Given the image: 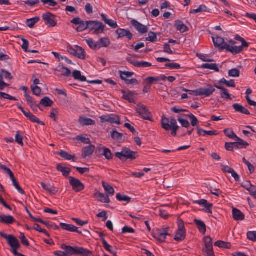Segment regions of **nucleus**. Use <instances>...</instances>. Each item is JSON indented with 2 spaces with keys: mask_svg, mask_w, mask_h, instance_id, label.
Listing matches in <instances>:
<instances>
[{
  "mask_svg": "<svg viewBox=\"0 0 256 256\" xmlns=\"http://www.w3.org/2000/svg\"><path fill=\"white\" fill-rule=\"evenodd\" d=\"M188 116L192 120L191 124L193 126H195L197 125L198 122V121L197 118L192 114H190L188 115Z\"/></svg>",
  "mask_w": 256,
  "mask_h": 256,
  "instance_id": "338daca9",
  "label": "nucleus"
},
{
  "mask_svg": "<svg viewBox=\"0 0 256 256\" xmlns=\"http://www.w3.org/2000/svg\"><path fill=\"white\" fill-rule=\"evenodd\" d=\"M144 81L148 83V85H149V87H151V84H153L154 82H158V77H152L150 76L144 80Z\"/></svg>",
  "mask_w": 256,
  "mask_h": 256,
  "instance_id": "e2e57ef3",
  "label": "nucleus"
},
{
  "mask_svg": "<svg viewBox=\"0 0 256 256\" xmlns=\"http://www.w3.org/2000/svg\"><path fill=\"white\" fill-rule=\"evenodd\" d=\"M60 226L64 230H66L71 232H76L81 234L82 232L78 230V228L72 224H66L64 223H60Z\"/></svg>",
  "mask_w": 256,
  "mask_h": 256,
  "instance_id": "4be33fe9",
  "label": "nucleus"
},
{
  "mask_svg": "<svg viewBox=\"0 0 256 256\" xmlns=\"http://www.w3.org/2000/svg\"><path fill=\"white\" fill-rule=\"evenodd\" d=\"M132 24L135 27L136 30L141 34L146 33L148 29L146 26L138 22L136 20H132L131 21Z\"/></svg>",
  "mask_w": 256,
  "mask_h": 256,
  "instance_id": "4468645a",
  "label": "nucleus"
},
{
  "mask_svg": "<svg viewBox=\"0 0 256 256\" xmlns=\"http://www.w3.org/2000/svg\"><path fill=\"white\" fill-rule=\"evenodd\" d=\"M58 67H61V70L62 72V73L61 74L62 76L68 77L71 74V71L68 68L65 67L63 66H59Z\"/></svg>",
  "mask_w": 256,
  "mask_h": 256,
  "instance_id": "13d9d810",
  "label": "nucleus"
},
{
  "mask_svg": "<svg viewBox=\"0 0 256 256\" xmlns=\"http://www.w3.org/2000/svg\"><path fill=\"white\" fill-rule=\"evenodd\" d=\"M246 235L250 240L256 242V231L248 232Z\"/></svg>",
  "mask_w": 256,
  "mask_h": 256,
  "instance_id": "0e129e2a",
  "label": "nucleus"
},
{
  "mask_svg": "<svg viewBox=\"0 0 256 256\" xmlns=\"http://www.w3.org/2000/svg\"><path fill=\"white\" fill-rule=\"evenodd\" d=\"M118 35V38H122L124 36L126 37L129 40H130L132 38V34L128 30L122 28H118L116 31Z\"/></svg>",
  "mask_w": 256,
  "mask_h": 256,
  "instance_id": "f3484780",
  "label": "nucleus"
},
{
  "mask_svg": "<svg viewBox=\"0 0 256 256\" xmlns=\"http://www.w3.org/2000/svg\"><path fill=\"white\" fill-rule=\"evenodd\" d=\"M233 218L236 220H243L244 219V214L239 210L236 208L232 209Z\"/></svg>",
  "mask_w": 256,
  "mask_h": 256,
  "instance_id": "5701e85b",
  "label": "nucleus"
},
{
  "mask_svg": "<svg viewBox=\"0 0 256 256\" xmlns=\"http://www.w3.org/2000/svg\"><path fill=\"white\" fill-rule=\"evenodd\" d=\"M212 39L215 47L218 48L220 50L226 49L228 44L224 42L222 38L217 36L212 37Z\"/></svg>",
  "mask_w": 256,
  "mask_h": 256,
  "instance_id": "9b49d317",
  "label": "nucleus"
},
{
  "mask_svg": "<svg viewBox=\"0 0 256 256\" xmlns=\"http://www.w3.org/2000/svg\"><path fill=\"white\" fill-rule=\"evenodd\" d=\"M42 18L45 21L46 24L50 27H54L56 25V21L55 20V16L50 12L44 14Z\"/></svg>",
  "mask_w": 256,
  "mask_h": 256,
  "instance_id": "1a4fd4ad",
  "label": "nucleus"
},
{
  "mask_svg": "<svg viewBox=\"0 0 256 256\" xmlns=\"http://www.w3.org/2000/svg\"><path fill=\"white\" fill-rule=\"evenodd\" d=\"M58 154L66 160H72L74 162L76 161V160L74 159L75 156L74 155L69 154L66 151L61 150L60 152H58Z\"/></svg>",
  "mask_w": 256,
  "mask_h": 256,
  "instance_id": "ea45409f",
  "label": "nucleus"
},
{
  "mask_svg": "<svg viewBox=\"0 0 256 256\" xmlns=\"http://www.w3.org/2000/svg\"><path fill=\"white\" fill-rule=\"evenodd\" d=\"M126 60L130 64L137 68H148L152 66L151 63L146 62H138L129 58H127Z\"/></svg>",
  "mask_w": 256,
  "mask_h": 256,
  "instance_id": "ddd939ff",
  "label": "nucleus"
},
{
  "mask_svg": "<svg viewBox=\"0 0 256 256\" xmlns=\"http://www.w3.org/2000/svg\"><path fill=\"white\" fill-rule=\"evenodd\" d=\"M204 248H212V240L209 236H207L204 238Z\"/></svg>",
  "mask_w": 256,
  "mask_h": 256,
  "instance_id": "09e8293b",
  "label": "nucleus"
},
{
  "mask_svg": "<svg viewBox=\"0 0 256 256\" xmlns=\"http://www.w3.org/2000/svg\"><path fill=\"white\" fill-rule=\"evenodd\" d=\"M88 46L92 49H98V42H96L92 38H88L86 40Z\"/></svg>",
  "mask_w": 256,
  "mask_h": 256,
  "instance_id": "4d7b16f0",
  "label": "nucleus"
},
{
  "mask_svg": "<svg viewBox=\"0 0 256 256\" xmlns=\"http://www.w3.org/2000/svg\"><path fill=\"white\" fill-rule=\"evenodd\" d=\"M72 76L75 80H80V82L86 81V78L84 76H82L81 72L78 70H75L72 72Z\"/></svg>",
  "mask_w": 256,
  "mask_h": 256,
  "instance_id": "58836bf2",
  "label": "nucleus"
},
{
  "mask_svg": "<svg viewBox=\"0 0 256 256\" xmlns=\"http://www.w3.org/2000/svg\"><path fill=\"white\" fill-rule=\"evenodd\" d=\"M75 47L77 48L75 56L81 60H84L86 58L84 50L78 46H76Z\"/></svg>",
  "mask_w": 256,
  "mask_h": 256,
  "instance_id": "f704fd0d",
  "label": "nucleus"
},
{
  "mask_svg": "<svg viewBox=\"0 0 256 256\" xmlns=\"http://www.w3.org/2000/svg\"><path fill=\"white\" fill-rule=\"evenodd\" d=\"M56 169L58 170L61 172L62 173V175L66 177L68 176L71 172L70 168L64 167L60 164H57Z\"/></svg>",
  "mask_w": 256,
  "mask_h": 256,
  "instance_id": "473e14b6",
  "label": "nucleus"
},
{
  "mask_svg": "<svg viewBox=\"0 0 256 256\" xmlns=\"http://www.w3.org/2000/svg\"><path fill=\"white\" fill-rule=\"evenodd\" d=\"M226 50L234 54H239L242 51V47L241 46H232L228 44Z\"/></svg>",
  "mask_w": 256,
  "mask_h": 256,
  "instance_id": "72a5a7b5",
  "label": "nucleus"
},
{
  "mask_svg": "<svg viewBox=\"0 0 256 256\" xmlns=\"http://www.w3.org/2000/svg\"><path fill=\"white\" fill-rule=\"evenodd\" d=\"M202 68H203L212 70L216 72H218L220 70L218 64H204L202 66Z\"/></svg>",
  "mask_w": 256,
  "mask_h": 256,
  "instance_id": "37998d69",
  "label": "nucleus"
},
{
  "mask_svg": "<svg viewBox=\"0 0 256 256\" xmlns=\"http://www.w3.org/2000/svg\"><path fill=\"white\" fill-rule=\"evenodd\" d=\"M194 222L196 224L199 231L204 234L206 232V226L205 224L202 221L197 219H194Z\"/></svg>",
  "mask_w": 256,
  "mask_h": 256,
  "instance_id": "c85d7f7f",
  "label": "nucleus"
},
{
  "mask_svg": "<svg viewBox=\"0 0 256 256\" xmlns=\"http://www.w3.org/2000/svg\"><path fill=\"white\" fill-rule=\"evenodd\" d=\"M247 190H248L252 196H254V198L256 197V186L254 185L251 186L249 188H247Z\"/></svg>",
  "mask_w": 256,
  "mask_h": 256,
  "instance_id": "774afa93",
  "label": "nucleus"
},
{
  "mask_svg": "<svg viewBox=\"0 0 256 256\" xmlns=\"http://www.w3.org/2000/svg\"><path fill=\"white\" fill-rule=\"evenodd\" d=\"M31 88L33 94L37 96H40L42 92L41 88L37 86H32Z\"/></svg>",
  "mask_w": 256,
  "mask_h": 256,
  "instance_id": "69168bd1",
  "label": "nucleus"
},
{
  "mask_svg": "<svg viewBox=\"0 0 256 256\" xmlns=\"http://www.w3.org/2000/svg\"><path fill=\"white\" fill-rule=\"evenodd\" d=\"M0 235L2 237L4 238L7 240L8 243L10 246L12 248H20V245L19 243L18 240L13 235H6L3 232H0Z\"/></svg>",
  "mask_w": 256,
  "mask_h": 256,
  "instance_id": "0eeeda50",
  "label": "nucleus"
},
{
  "mask_svg": "<svg viewBox=\"0 0 256 256\" xmlns=\"http://www.w3.org/2000/svg\"><path fill=\"white\" fill-rule=\"evenodd\" d=\"M200 96H209L215 91V88L211 85H208L206 88H200Z\"/></svg>",
  "mask_w": 256,
  "mask_h": 256,
  "instance_id": "6ab92c4d",
  "label": "nucleus"
},
{
  "mask_svg": "<svg viewBox=\"0 0 256 256\" xmlns=\"http://www.w3.org/2000/svg\"><path fill=\"white\" fill-rule=\"evenodd\" d=\"M112 138L118 142H121L123 134L118 132L116 130H114L110 132Z\"/></svg>",
  "mask_w": 256,
  "mask_h": 256,
  "instance_id": "79ce46f5",
  "label": "nucleus"
},
{
  "mask_svg": "<svg viewBox=\"0 0 256 256\" xmlns=\"http://www.w3.org/2000/svg\"><path fill=\"white\" fill-rule=\"evenodd\" d=\"M0 222L2 223L10 224L16 222L14 218L11 216L0 215Z\"/></svg>",
  "mask_w": 256,
  "mask_h": 256,
  "instance_id": "b1692460",
  "label": "nucleus"
},
{
  "mask_svg": "<svg viewBox=\"0 0 256 256\" xmlns=\"http://www.w3.org/2000/svg\"><path fill=\"white\" fill-rule=\"evenodd\" d=\"M24 116L32 122L37 123L42 126L44 125V124L42 122L40 121L38 118L33 115L30 112H28V114H24Z\"/></svg>",
  "mask_w": 256,
  "mask_h": 256,
  "instance_id": "2f4dec72",
  "label": "nucleus"
},
{
  "mask_svg": "<svg viewBox=\"0 0 256 256\" xmlns=\"http://www.w3.org/2000/svg\"><path fill=\"white\" fill-rule=\"evenodd\" d=\"M169 227L164 228L162 230L156 229V232L152 234V236L156 240L160 242H165L166 236L169 235L168 231Z\"/></svg>",
  "mask_w": 256,
  "mask_h": 256,
  "instance_id": "39448f33",
  "label": "nucleus"
},
{
  "mask_svg": "<svg viewBox=\"0 0 256 256\" xmlns=\"http://www.w3.org/2000/svg\"><path fill=\"white\" fill-rule=\"evenodd\" d=\"M39 17H35L30 19H28L26 21L27 26L30 28H34V24L40 20Z\"/></svg>",
  "mask_w": 256,
  "mask_h": 256,
  "instance_id": "de8ad7c7",
  "label": "nucleus"
},
{
  "mask_svg": "<svg viewBox=\"0 0 256 256\" xmlns=\"http://www.w3.org/2000/svg\"><path fill=\"white\" fill-rule=\"evenodd\" d=\"M196 129L198 130V134L200 136H206V135L208 136H216L218 134V133L216 130L214 131H206L205 130H202L199 127H197Z\"/></svg>",
  "mask_w": 256,
  "mask_h": 256,
  "instance_id": "7c9ffc66",
  "label": "nucleus"
},
{
  "mask_svg": "<svg viewBox=\"0 0 256 256\" xmlns=\"http://www.w3.org/2000/svg\"><path fill=\"white\" fill-rule=\"evenodd\" d=\"M96 152H98V154L104 156L108 160H112L113 158L112 154L110 150L106 147L98 148Z\"/></svg>",
  "mask_w": 256,
  "mask_h": 256,
  "instance_id": "f8f14e48",
  "label": "nucleus"
},
{
  "mask_svg": "<svg viewBox=\"0 0 256 256\" xmlns=\"http://www.w3.org/2000/svg\"><path fill=\"white\" fill-rule=\"evenodd\" d=\"M214 86L217 88L218 89L220 90V94L222 98L228 99L230 100L232 99L230 97V94L228 89L224 88L222 86H220L216 84H214Z\"/></svg>",
  "mask_w": 256,
  "mask_h": 256,
  "instance_id": "aec40b11",
  "label": "nucleus"
},
{
  "mask_svg": "<svg viewBox=\"0 0 256 256\" xmlns=\"http://www.w3.org/2000/svg\"><path fill=\"white\" fill-rule=\"evenodd\" d=\"M136 152L132 151L128 148H124L122 149V152H116L115 156L121 160L125 161L128 159L132 160L136 159Z\"/></svg>",
  "mask_w": 256,
  "mask_h": 256,
  "instance_id": "f03ea898",
  "label": "nucleus"
},
{
  "mask_svg": "<svg viewBox=\"0 0 256 256\" xmlns=\"http://www.w3.org/2000/svg\"><path fill=\"white\" fill-rule=\"evenodd\" d=\"M195 203L198 204L200 205H203L205 206V208H211L212 207L213 204H208L206 200H200L194 202Z\"/></svg>",
  "mask_w": 256,
  "mask_h": 256,
  "instance_id": "052dcab7",
  "label": "nucleus"
},
{
  "mask_svg": "<svg viewBox=\"0 0 256 256\" xmlns=\"http://www.w3.org/2000/svg\"><path fill=\"white\" fill-rule=\"evenodd\" d=\"M170 124V130H172L171 134L173 136H176L179 126L177 125L176 120L174 118H172L171 119Z\"/></svg>",
  "mask_w": 256,
  "mask_h": 256,
  "instance_id": "e433bc0d",
  "label": "nucleus"
},
{
  "mask_svg": "<svg viewBox=\"0 0 256 256\" xmlns=\"http://www.w3.org/2000/svg\"><path fill=\"white\" fill-rule=\"evenodd\" d=\"M120 77L121 79L122 80H126L127 79L126 78L131 77L134 74L133 72H130L120 71Z\"/></svg>",
  "mask_w": 256,
  "mask_h": 256,
  "instance_id": "603ef678",
  "label": "nucleus"
},
{
  "mask_svg": "<svg viewBox=\"0 0 256 256\" xmlns=\"http://www.w3.org/2000/svg\"><path fill=\"white\" fill-rule=\"evenodd\" d=\"M101 240L102 242V245L104 249L110 252L114 256H116L117 254L116 248H112L111 246L108 244L106 240L104 238V236H100Z\"/></svg>",
  "mask_w": 256,
  "mask_h": 256,
  "instance_id": "dca6fc26",
  "label": "nucleus"
},
{
  "mask_svg": "<svg viewBox=\"0 0 256 256\" xmlns=\"http://www.w3.org/2000/svg\"><path fill=\"white\" fill-rule=\"evenodd\" d=\"M100 119L102 122H110V123H114L120 124V118L116 114H110L107 116H102L100 117Z\"/></svg>",
  "mask_w": 256,
  "mask_h": 256,
  "instance_id": "9d476101",
  "label": "nucleus"
},
{
  "mask_svg": "<svg viewBox=\"0 0 256 256\" xmlns=\"http://www.w3.org/2000/svg\"><path fill=\"white\" fill-rule=\"evenodd\" d=\"M102 184L104 190L106 192H108L111 196H113L114 194V190L110 185L104 181L102 182Z\"/></svg>",
  "mask_w": 256,
  "mask_h": 256,
  "instance_id": "c03bdc74",
  "label": "nucleus"
},
{
  "mask_svg": "<svg viewBox=\"0 0 256 256\" xmlns=\"http://www.w3.org/2000/svg\"><path fill=\"white\" fill-rule=\"evenodd\" d=\"M88 22V28L91 30H94V34H102L104 32L105 26L101 22L96 20H90Z\"/></svg>",
  "mask_w": 256,
  "mask_h": 256,
  "instance_id": "20e7f679",
  "label": "nucleus"
},
{
  "mask_svg": "<svg viewBox=\"0 0 256 256\" xmlns=\"http://www.w3.org/2000/svg\"><path fill=\"white\" fill-rule=\"evenodd\" d=\"M176 30L180 32H184L188 30V28L181 20H176L174 24Z\"/></svg>",
  "mask_w": 256,
  "mask_h": 256,
  "instance_id": "cd10ccee",
  "label": "nucleus"
},
{
  "mask_svg": "<svg viewBox=\"0 0 256 256\" xmlns=\"http://www.w3.org/2000/svg\"><path fill=\"white\" fill-rule=\"evenodd\" d=\"M88 28V21L84 22L82 20L79 24V26L76 28V30L78 32H83Z\"/></svg>",
  "mask_w": 256,
  "mask_h": 256,
  "instance_id": "3c124183",
  "label": "nucleus"
},
{
  "mask_svg": "<svg viewBox=\"0 0 256 256\" xmlns=\"http://www.w3.org/2000/svg\"><path fill=\"white\" fill-rule=\"evenodd\" d=\"M95 148V146L92 144L84 148L82 150V157L84 158L87 156L92 155Z\"/></svg>",
  "mask_w": 256,
  "mask_h": 256,
  "instance_id": "a211bd4d",
  "label": "nucleus"
},
{
  "mask_svg": "<svg viewBox=\"0 0 256 256\" xmlns=\"http://www.w3.org/2000/svg\"><path fill=\"white\" fill-rule=\"evenodd\" d=\"M224 134L228 138L234 140L238 137L231 128H226L224 131Z\"/></svg>",
  "mask_w": 256,
  "mask_h": 256,
  "instance_id": "49530a36",
  "label": "nucleus"
},
{
  "mask_svg": "<svg viewBox=\"0 0 256 256\" xmlns=\"http://www.w3.org/2000/svg\"><path fill=\"white\" fill-rule=\"evenodd\" d=\"M122 92L123 94L122 97L123 99L127 100L130 102L134 103V97L137 94L136 92L128 90V93H126L124 90H122Z\"/></svg>",
  "mask_w": 256,
  "mask_h": 256,
  "instance_id": "2eb2a0df",
  "label": "nucleus"
},
{
  "mask_svg": "<svg viewBox=\"0 0 256 256\" xmlns=\"http://www.w3.org/2000/svg\"><path fill=\"white\" fill-rule=\"evenodd\" d=\"M101 16L103 20L112 28H114L118 27L117 22L116 21L108 18L104 14H102Z\"/></svg>",
  "mask_w": 256,
  "mask_h": 256,
  "instance_id": "c9c22d12",
  "label": "nucleus"
},
{
  "mask_svg": "<svg viewBox=\"0 0 256 256\" xmlns=\"http://www.w3.org/2000/svg\"><path fill=\"white\" fill-rule=\"evenodd\" d=\"M54 102L47 96L44 97L40 102V104H42L46 107L52 106Z\"/></svg>",
  "mask_w": 256,
  "mask_h": 256,
  "instance_id": "a18cd8bd",
  "label": "nucleus"
},
{
  "mask_svg": "<svg viewBox=\"0 0 256 256\" xmlns=\"http://www.w3.org/2000/svg\"><path fill=\"white\" fill-rule=\"evenodd\" d=\"M61 248L64 251H56L54 252L56 256H94L92 252L82 247H72L64 244L61 245Z\"/></svg>",
  "mask_w": 256,
  "mask_h": 256,
  "instance_id": "f257e3e1",
  "label": "nucleus"
},
{
  "mask_svg": "<svg viewBox=\"0 0 256 256\" xmlns=\"http://www.w3.org/2000/svg\"><path fill=\"white\" fill-rule=\"evenodd\" d=\"M178 230L176 232L174 240L176 242H181L186 238V230L184 221L178 218Z\"/></svg>",
  "mask_w": 256,
  "mask_h": 256,
  "instance_id": "7ed1b4c3",
  "label": "nucleus"
},
{
  "mask_svg": "<svg viewBox=\"0 0 256 256\" xmlns=\"http://www.w3.org/2000/svg\"><path fill=\"white\" fill-rule=\"evenodd\" d=\"M116 199L119 201H124L127 202H130L131 200V198L126 196L122 195L120 194H118L116 196Z\"/></svg>",
  "mask_w": 256,
  "mask_h": 256,
  "instance_id": "864d4df0",
  "label": "nucleus"
},
{
  "mask_svg": "<svg viewBox=\"0 0 256 256\" xmlns=\"http://www.w3.org/2000/svg\"><path fill=\"white\" fill-rule=\"evenodd\" d=\"M228 75L231 77H238L240 75V71L238 68H232L228 71Z\"/></svg>",
  "mask_w": 256,
  "mask_h": 256,
  "instance_id": "6e6d98bb",
  "label": "nucleus"
},
{
  "mask_svg": "<svg viewBox=\"0 0 256 256\" xmlns=\"http://www.w3.org/2000/svg\"><path fill=\"white\" fill-rule=\"evenodd\" d=\"M98 49L104 47L106 48L110 44V41L109 39L106 38H100L98 41L97 42Z\"/></svg>",
  "mask_w": 256,
  "mask_h": 256,
  "instance_id": "4c0bfd02",
  "label": "nucleus"
},
{
  "mask_svg": "<svg viewBox=\"0 0 256 256\" xmlns=\"http://www.w3.org/2000/svg\"><path fill=\"white\" fill-rule=\"evenodd\" d=\"M94 196L100 202L106 204L110 202V200L108 196V195H105L102 193L97 192L94 194Z\"/></svg>",
  "mask_w": 256,
  "mask_h": 256,
  "instance_id": "393cba45",
  "label": "nucleus"
},
{
  "mask_svg": "<svg viewBox=\"0 0 256 256\" xmlns=\"http://www.w3.org/2000/svg\"><path fill=\"white\" fill-rule=\"evenodd\" d=\"M68 179L70 185L75 192H79L84 189V184L78 179L72 176H70Z\"/></svg>",
  "mask_w": 256,
  "mask_h": 256,
  "instance_id": "6e6552de",
  "label": "nucleus"
},
{
  "mask_svg": "<svg viewBox=\"0 0 256 256\" xmlns=\"http://www.w3.org/2000/svg\"><path fill=\"white\" fill-rule=\"evenodd\" d=\"M136 112L144 120L152 121L151 113L144 105L138 104L136 108Z\"/></svg>",
  "mask_w": 256,
  "mask_h": 256,
  "instance_id": "423d86ee",
  "label": "nucleus"
},
{
  "mask_svg": "<svg viewBox=\"0 0 256 256\" xmlns=\"http://www.w3.org/2000/svg\"><path fill=\"white\" fill-rule=\"evenodd\" d=\"M235 140L237 141L240 148H246L248 146H249V144L247 142L244 141L238 136L236 138Z\"/></svg>",
  "mask_w": 256,
  "mask_h": 256,
  "instance_id": "5fc2aeb1",
  "label": "nucleus"
},
{
  "mask_svg": "<svg viewBox=\"0 0 256 256\" xmlns=\"http://www.w3.org/2000/svg\"><path fill=\"white\" fill-rule=\"evenodd\" d=\"M210 12L209 9L204 5H200L199 8L196 10H193L190 11V14H196L201 12Z\"/></svg>",
  "mask_w": 256,
  "mask_h": 256,
  "instance_id": "8fccbe9b",
  "label": "nucleus"
},
{
  "mask_svg": "<svg viewBox=\"0 0 256 256\" xmlns=\"http://www.w3.org/2000/svg\"><path fill=\"white\" fill-rule=\"evenodd\" d=\"M232 106L236 112L247 115L250 114V112L246 108L238 104H235Z\"/></svg>",
  "mask_w": 256,
  "mask_h": 256,
  "instance_id": "c756f323",
  "label": "nucleus"
},
{
  "mask_svg": "<svg viewBox=\"0 0 256 256\" xmlns=\"http://www.w3.org/2000/svg\"><path fill=\"white\" fill-rule=\"evenodd\" d=\"M20 239V240L21 243L26 246H30V243L28 242V240L26 238L24 234L22 232L20 233V236H19Z\"/></svg>",
  "mask_w": 256,
  "mask_h": 256,
  "instance_id": "680f3d73",
  "label": "nucleus"
},
{
  "mask_svg": "<svg viewBox=\"0 0 256 256\" xmlns=\"http://www.w3.org/2000/svg\"><path fill=\"white\" fill-rule=\"evenodd\" d=\"M214 246L220 248L230 249L231 248V244L228 242L218 240L214 243Z\"/></svg>",
  "mask_w": 256,
  "mask_h": 256,
  "instance_id": "a19ab883",
  "label": "nucleus"
},
{
  "mask_svg": "<svg viewBox=\"0 0 256 256\" xmlns=\"http://www.w3.org/2000/svg\"><path fill=\"white\" fill-rule=\"evenodd\" d=\"M42 188L48 192L52 195H55L58 192V190L50 184H45L43 182L41 184Z\"/></svg>",
  "mask_w": 256,
  "mask_h": 256,
  "instance_id": "bb28decb",
  "label": "nucleus"
},
{
  "mask_svg": "<svg viewBox=\"0 0 256 256\" xmlns=\"http://www.w3.org/2000/svg\"><path fill=\"white\" fill-rule=\"evenodd\" d=\"M172 118H174L170 117V118H168L165 116H162L161 120L162 127L166 130H170V121Z\"/></svg>",
  "mask_w": 256,
  "mask_h": 256,
  "instance_id": "412c9836",
  "label": "nucleus"
},
{
  "mask_svg": "<svg viewBox=\"0 0 256 256\" xmlns=\"http://www.w3.org/2000/svg\"><path fill=\"white\" fill-rule=\"evenodd\" d=\"M146 40L152 42H156L157 40V36L156 33L150 32L148 34V36L146 38Z\"/></svg>",
  "mask_w": 256,
  "mask_h": 256,
  "instance_id": "bf43d9fd",
  "label": "nucleus"
},
{
  "mask_svg": "<svg viewBox=\"0 0 256 256\" xmlns=\"http://www.w3.org/2000/svg\"><path fill=\"white\" fill-rule=\"evenodd\" d=\"M79 122L83 126H94L96 124L94 120L84 116H80Z\"/></svg>",
  "mask_w": 256,
  "mask_h": 256,
  "instance_id": "a878e982",
  "label": "nucleus"
}]
</instances>
